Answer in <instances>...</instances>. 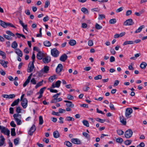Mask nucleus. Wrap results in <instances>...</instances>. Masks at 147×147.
<instances>
[{
    "mask_svg": "<svg viewBox=\"0 0 147 147\" xmlns=\"http://www.w3.org/2000/svg\"><path fill=\"white\" fill-rule=\"evenodd\" d=\"M13 117L17 122L18 125H20L21 123V121L20 119L21 118V115L18 113L15 114L13 115Z\"/></svg>",
    "mask_w": 147,
    "mask_h": 147,
    "instance_id": "f257e3e1",
    "label": "nucleus"
},
{
    "mask_svg": "<svg viewBox=\"0 0 147 147\" xmlns=\"http://www.w3.org/2000/svg\"><path fill=\"white\" fill-rule=\"evenodd\" d=\"M132 111L133 110L131 108H127L126 109L125 112V117L127 118L131 117V116L130 115L132 113Z\"/></svg>",
    "mask_w": 147,
    "mask_h": 147,
    "instance_id": "f03ea898",
    "label": "nucleus"
},
{
    "mask_svg": "<svg viewBox=\"0 0 147 147\" xmlns=\"http://www.w3.org/2000/svg\"><path fill=\"white\" fill-rule=\"evenodd\" d=\"M51 55L54 57H57L59 55V51L56 49H53L51 51Z\"/></svg>",
    "mask_w": 147,
    "mask_h": 147,
    "instance_id": "7ed1b4c3",
    "label": "nucleus"
},
{
    "mask_svg": "<svg viewBox=\"0 0 147 147\" xmlns=\"http://www.w3.org/2000/svg\"><path fill=\"white\" fill-rule=\"evenodd\" d=\"M133 132L130 129L127 130L125 132V138H130L132 136Z\"/></svg>",
    "mask_w": 147,
    "mask_h": 147,
    "instance_id": "20e7f679",
    "label": "nucleus"
},
{
    "mask_svg": "<svg viewBox=\"0 0 147 147\" xmlns=\"http://www.w3.org/2000/svg\"><path fill=\"white\" fill-rule=\"evenodd\" d=\"M134 24L132 19L129 18L126 20L124 23L123 25L125 26H131Z\"/></svg>",
    "mask_w": 147,
    "mask_h": 147,
    "instance_id": "39448f33",
    "label": "nucleus"
},
{
    "mask_svg": "<svg viewBox=\"0 0 147 147\" xmlns=\"http://www.w3.org/2000/svg\"><path fill=\"white\" fill-rule=\"evenodd\" d=\"M34 68V63L30 62L28 66L27 71L28 73H30L33 71Z\"/></svg>",
    "mask_w": 147,
    "mask_h": 147,
    "instance_id": "423d86ee",
    "label": "nucleus"
},
{
    "mask_svg": "<svg viewBox=\"0 0 147 147\" xmlns=\"http://www.w3.org/2000/svg\"><path fill=\"white\" fill-rule=\"evenodd\" d=\"M1 132L7 136H9L10 134V131L4 127H2V128L1 130Z\"/></svg>",
    "mask_w": 147,
    "mask_h": 147,
    "instance_id": "0eeeda50",
    "label": "nucleus"
},
{
    "mask_svg": "<svg viewBox=\"0 0 147 147\" xmlns=\"http://www.w3.org/2000/svg\"><path fill=\"white\" fill-rule=\"evenodd\" d=\"M36 129V127L34 125H33L32 127L30 128L28 132V134L30 136L32 135Z\"/></svg>",
    "mask_w": 147,
    "mask_h": 147,
    "instance_id": "6e6552de",
    "label": "nucleus"
},
{
    "mask_svg": "<svg viewBox=\"0 0 147 147\" xmlns=\"http://www.w3.org/2000/svg\"><path fill=\"white\" fill-rule=\"evenodd\" d=\"M28 100L26 98H24L23 100L22 101L21 105L22 107L24 108H26L27 106Z\"/></svg>",
    "mask_w": 147,
    "mask_h": 147,
    "instance_id": "1a4fd4ad",
    "label": "nucleus"
},
{
    "mask_svg": "<svg viewBox=\"0 0 147 147\" xmlns=\"http://www.w3.org/2000/svg\"><path fill=\"white\" fill-rule=\"evenodd\" d=\"M63 66L61 64H59L56 69V72L57 73H59L61 72L62 70Z\"/></svg>",
    "mask_w": 147,
    "mask_h": 147,
    "instance_id": "9d476101",
    "label": "nucleus"
},
{
    "mask_svg": "<svg viewBox=\"0 0 147 147\" xmlns=\"http://www.w3.org/2000/svg\"><path fill=\"white\" fill-rule=\"evenodd\" d=\"M51 57H50L47 56L42 59V61L45 63H49L51 61Z\"/></svg>",
    "mask_w": 147,
    "mask_h": 147,
    "instance_id": "9b49d317",
    "label": "nucleus"
},
{
    "mask_svg": "<svg viewBox=\"0 0 147 147\" xmlns=\"http://www.w3.org/2000/svg\"><path fill=\"white\" fill-rule=\"evenodd\" d=\"M49 70V67L47 66H45L40 71L41 72L47 73Z\"/></svg>",
    "mask_w": 147,
    "mask_h": 147,
    "instance_id": "f8f14e48",
    "label": "nucleus"
},
{
    "mask_svg": "<svg viewBox=\"0 0 147 147\" xmlns=\"http://www.w3.org/2000/svg\"><path fill=\"white\" fill-rule=\"evenodd\" d=\"M64 102L67 103L66 105L67 107H74V105L71 102L66 100H65Z\"/></svg>",
    "mask_w": 147,
    "mask_h": 147,
    "instance_id": "ddd939ff",
    "label": "nucleus"
},
{
    "mask_svg": "<svg viewBox=\"0 0 147 147\" xmlns=\"http://www.w3.org/2000/svg\"><path fill=\"white\" fill-rule=\"evenodd\" d=\"M67 57L66 54H64L62 55L60 58V60L64 62L67 59Z\"/></svg>",
    "mask_w": 147,
    "mask_h": 147,
    "instance_id": "4468645a",
    "label": "nucleus"
},
{
    "mask_svg": "<svg viewBox=\"0 0 147 147\" xmlns=\"http://www.w3.org/2000/svg\"><path fill=\"white\" fill-rule=\"evenodd\" d=\"M71 142L72 143L76 144H80V141L77 138L71 139Z\"/></svg>",
    "mask_w": 147,
    "mask_h": 147,
    "instance_id": "2eb2a0df",
    "label": "nucleus"
},
{
    "mask_svg": "<svg viewBox=\"0 0 147 147\" xmlns=\"http://www.w3.org/2000/svg\"><path fill=\"white\" fill-rule=\"evenodd\" d=\"M120 122L124 125H125L126 124V119L123 116L120 117Z\"/></svg>",
    "mask_w": 147,
    "mask_h": 147,
    "instance_id": "dca6fc26",
    "label": "nucleus"
},
{
    "mask_svg": "<svg viewBox=\"0 0 147 147\" xmlns=\"http://www.w3.org/2000/svg\"><path fill=\"white\" fill-rule=\"evenodd\" d=\"M7 63L8 62L7 61H5L4 60H0V63L5 68H6L7 67Z\"/></svg>",
    "mask_w": 147,
    "mask_h": 147,
    "instance_id": "f3484780",
    "label": "nucleus"
},
{
    "mask_svg": "<svg viewBox=\"0 0 147 147\" xmlns=\"http://www.w3.org/2000/svg\"><path fill=\"white\" fill-rule=\"evenodd\" d=\"M16 53L19 56L22 57V56L23 54L22 51L19 49H16L15 51Z\"/></svg>",
    "mask_w": 147,
    "mask_h": 147,
    "instance_id": "a211bd4d",
    "label": "nucleus"
},
{
    "mask_svg": "<svg viewBox=\"0 0 147 147\" xmlns=\"http://www.w3.org/2000/svg\"><path fill=\"white\" fill-rule=\"evenodd\" d=\"M0 138L1 139H0V146H1L3 145L5 139L2 135L1 136Z\"/></svg>",
    "mask_w": 147,
    "mask_h": 147,
    "instance_id": "6ab92c4d",
    "label": "nucleus"
},
{
    "mask_svg": "<svg viewBox=\"0 0 147 147\" xmlns=\"http://www.w3.org/2000/svg\"><path fill=\"white\" fill-rule=\"evenodd\" d=\"M20 100L19 98H18V99L15 100L11 105V107H13L15 105H17L18 104Z\"/></svg>",
    "mask_w": 147,
    "mask_h": 147,
    "instance_id": "aec40b11",
    "label": "nucleus"
},
{
    "mask_svg": "<svg viewBox=\"0 0 147 147\" xmlns=\"http://www.w3.org/2000/svg\"><path fill=\"white\" fill-rule=\"evenodd\" d=\"M44 45L47 47H50L51 45V43L48 40H46L44 42Z\"/></svg>",
    "mask_w": 147,
    "mask_h": 147,
    "instance_id": "412c9836",
    "label": "nucleus"
},
{
    "mask_svg": "<svg viewBox=\"0 0 147 147\" xmlns=\"http://www.w3.org/2000/svg\"><path fill=\"white\" fill-rule=\"evenodd\" d=\"M145 26L144 25L141 26L138 28L135 31V33H136L140 32L142 30V29L144 28Z\"/></svg>",
    "mask_w": 147,
    "mask_h": 147,
    "instance_id": "4be33fe9",
    "label": "nucleus"
},
{
    "mask_svg": "<svg viewBox=\"0 0 147 147\" xmlns=\"http://www.w3.org/2000/svg\"><path fill=\"white\" fill-rule=\"evenodd\" d=\"M7 22H5L1 20H0V25L4 28L7 27Z\"/></svg>",
    "mask_w": 147,
    "mask_h": 147,
    "instance_id": "5701e85b",
    "label": "nucleus"
},
{
    "mask_svg": "<svg viewBox=\"0 0 147 147\" xmlns=\"http://www.w3.org/2000/svg\"><path fill=\"white\" fill-rule=\"evenodd\" d=\"M134 44V42L132 41H126L124 42L123 45L124 46L127 45H131Z\"/></svg>",
    "mask_w": 147,
    "mask_h": 147,
    "instance_id": "b1692460",
    "label": "nucleus"
},
{
    "mask_svg": "<svg viewBox=\"0 0 147 147\" xmlns=\"http://www.w3.org/2000/svg\"><path fill=\"white\" fill-rule=\"evenodd\" d=\"M42 53L40 51H39L37 55V57L38 59L41 60L42 59Z\"/></svg>",
    "mask_w": 147,
    "mask_h": 147,
    "instance_id": "393cba45",
    "label": "nucleus"
},
{
    "mask_svg": "<svg viewBox=\"0 0 147 147\" xmlns=\"http://www.w3.org/2000/svg\"><path fill=\"white\" fill-rule=\"evenodd\" d=\"M147 65V64L145 62H143L141 63L140 67L141 69H144L145 68Z\"/></svg>",
    "mask_w": 147,
    "mask_h": 147,
    "instance_id": "a878e982",
    "label": "nucleus"
},
{
    "mask_svg": "<svg viewBox=\"0 0 147 147\" xmlns=\"http://www.w3.org/2000/svg\"><path fill=\"white\" fill-rule=\"evenodd\" d=\"M53 136L54 138H57L59 137V134L58 131H55L53 132Z\"/></svg>",
    "mask_w": 147,
    "mask_h": 147,
    "instance_id": "bb28decb",
    "label": "nucleus"
},
{
    "mask_svg": "<svg viewBox=\"0 0 147 147\" xmlns=\"http://www.w3.org/2000/svg\"><path fill=\"white\" fill-rule=\"evenodd\" d=\"M62 99L61 98H58L56 99H53L51 101V102L52 103H56L57 102H59L60 101H61L62 100Z\"/></svg>",
    "mask_w": 147,
    "mask_h": 147,
    "instance_id": "cd10ccee",
    "label": "nucleus"
},
{
    "mask_svg": "<svg viewBox=\"0 0 147 147\" xmlns=\"http://www.w3.org/2000/svg\"><path fill=\"white\" fill-rule=\"evenodd\" d=\"M74 118L70 116L67 117L65 119V120L67 121H74Z\"/></svg>",
    "mask_w": 147,
    "mask_h": 147,
    "instance_id": "c85d7f7f",
    "label": "nucleus"
},
{
    "mask_svg": "<svg viewBox=\"0 0 147 147\" xmlns=\"http://www.w3.org/2000/svg\"><path fill=\"white\" fill-rule=\"evenodd\" d=\"M56 78L55 75H53L51 76L49 78V81L50 82H52Z\"/></svg>",
    "mask_w": 147,
    "mask_h": 147,
    "instance_id": "c756f323",
    "label": "nucleus"
},
{
    "mask_svg": "<svg viewBox=\"0 0 147 147\" xmlns=\"http://www.w3.org/2000/svg\"><path fill=\"white\" fill-rule=\"evenodd\" d=\"M83 136H84L88 140H90V136L88 133L86 132H83Z\"/></svg>",
    "mask_w": 147,
    "mask_h": 147,
    "instance_id": "7c9ffc66",
    "label": "nucleus"
},
{
    "mask_svg": "<svg viewBox=\"0 0 147 147\" xmlns=\"http://www.w3.org/2000/svg\"><path fill=\"white\" fill-rule=\"evenodd\" d=\"M18 44L16 41H14L11 44V47L14 49L18 47Z\"/></svg>",
    "mask_w": 147,
    "mask_h": 147,
    "instance_id": "2f4dec72",
    "label": "nucleus"
},
{
    "mask_svg": "<svg viewBox=\"0 0 147 147\" xmlns=\"http://www.w3.org/2000/svg\"><path fill=\"white\" fill-rule=\"evenodd\" d=\"M69 43L71 46H73L76 44V42L74 40H70Z\"/></svg>",
    "mask_w": 147,
    "mask_h": 147,
    "instance_id": "473e14b6",
    "label": "nucleus"
},
{
    "mask_svg": "<svg viewBox=\"0 0 147 147\" xmlns=\"http://www.w3.org/2000/svg\"><path fill=\"white\" fill-rule=\"evenodd\" d=\"M132 142V141L131 140H127L124 142V143L126 145H129L131 144Z\"/></svg>",
    "mask_w": 147,
    "mask_h": 147,
    "instance_id": "72a5a7b5",
    "label": "nucleus"
},
{
    "mask_svg": "<svg viewBox=\"0 0 147 147\" xmlns=\"http://www.w3.org/2000/svg\"><path fill=\"white\" fill-rule=\"evenodd\" d=\"M64 144L68 147H70L72 146V144L68 141H66L64 142Z\"/></svg>",
    "mask_w": 147,
    "mask_h": 147,
    "instance_id": "f704fd0d",
    "label": "nucleus"
},
{
    "mask_svg": "<svg viewBox=\"0 0 147 147\" xmlns=\"http://www.w3.org/2000/svg\"><path fill=\"white\" fill-rule=\"evenodd\" d=\"M43 81V80H42V81L38 83L35 86V88H37L39 86H42V85Z\"/></svg>",
    "mask_w": 147,
    "mask_h": 147,
    "instance_id": "c9c22d12",
    "label": "nucleus"
},
{
    "mask_svg": "<svg viewBox=\"0 0 147 147\" xmlns=\"http://www.w3.org/2000/svg\"><path fill=\"white\" fill-rule=\"evenodd\" d=\"M116 22V20L115 18H113L110 19L109 21V23L111 24H115Z\"/></svg>",
    "mask_w": 147,
    "mask_h": 147,
    "instance_id": "e433bc0d",
    "label": "nucleus"
},
{
    "mask_svg": "<svg viewBox=\"0 0 147 147\" xmlns=\"http://www.w3.org/2000/svg\"><path fill=\"white\" fill-rule=\"evenodd\" d=\"M83 125L86 127L89 126V123L88 121L86 120H83Z\"/></svg>",
    "mask_w": 147,
    "mask_h": 147,
    "instance_id": "4c0bfd02",
    "label": "nucleus"
},
{
    "mask_svg": "<svg viewBox=\"0 0 147 147\" xmlns=\"http://www.w3.org/2000/svg\"><path fill=\"white\" fill-rule=\"evenodd\" d=\"M117 133L119 135L121 136L123 134L124 132L120 129H118L117 130Z\"/></svg>",
    "mask_w": 147,
    "mask_h": 147,
    "instance_id": "58836bf2",
    "label": "nucleus"
},
{
    "mask_svg": "<svg viewBox=\"0 0 147 147\" xmlns=\"http://www.w3.org/2000/svg\"><path fill=\"white\" fill-rule=\"evenodd\" d=\"M0 55L3 57V58L5 59L6 58V54L5 53L3 52L0 51Z\"/></svg>",
    "mask_w": 147,
    "mask_h": 147,
    "instance_id": "ea45409f",
    "label": "nucleus"
},
{
    "mask_svg": "<svg viewBox=\"0 0 147 147\" xmlns=\"http://www.w3.org/2000/svg\"><path fill=\"white\" fill-rule=\"evenodd\" d=\"M43 122V120L42 116H40L39 117V124L42 125Z\"/></svg>",
    "mask_w": 147,
    "mask_h": 147,
    "instance_id": "a19ab883",
    "label": "nucleus"
},
{
    "mask_svg": "<svg viewBox=\"0 0 147 147\" xmlns=\"http://www.w3.org/2000/svg\"><path fill=\"white\" fill-rule=\"evenodd\" d=\"M15 129L13 128L11 129V135L12 136H14L16 135V133L15 131Z\"/></svg>",
    "mask_w": 147,
    "mask_h": 147,
    "instance_id": "79ce46f5",
    "label": "nucleus"
},
{
    "mask_svg": "<svg viewBox=\"0 0 147 147\" xmlns=\"http://www.w3.org/2000/svg\"><path fill=\"white\" fill-rule=\"evenodd\" d=\"M61 82L60 80L57 81L55 83V85L56 87L59 88Z\"/></svg>",
    "mask_w": 147,
    "mask_h": 147,
    "instance_id": "37998d69",
    "label": "nucleus"
},
{
    "mask_svg": "<svg viewBox=\"0 0 147 147\" xmlns=\"http://www.w3.org/2000/svg\"><path fill=\"white\" fill-rule=\"evenodd\" d=\"M123 141V139L121 138H119L116 139V142H117L121 143Z\"/></svg>",
    "mask_w": 147,
    "mask_h": 147,
    "instance_id": "c03bdc74",
    "label": "nucleus"
},
{
    "mask_svg": "<svg viewBox=\"0 0 147 147\" xmlns=\"http://www.w3.org/2000/svg\"><path fill=\"white\" fill-rule=\"evenodd\" d=\"M102 78V76L100 75H98L97 76L95 77L94 79L95 80H97L99 79H101Z\"/></svg>",
    "mask_w": 147,
    "mask_h": 147,
    "instance_id": "a18cd8bd",
    "label": "nucleus"
},
{
    "mask_svg": "<svg viewBox=\"0 0 147 147\" xmlns=\"http://www.w3.org/2000/svg\"><path fill=\"white\" fill-rule=\"evenodd\" d=\"M89 85V84L88 83H87L86 86H85V88H83V91H87L89 89V88L88 86Z\"/></svg>",
    "mask_w": 147,
    "mask_h": 147,
    "instance_id": "49530a36",
    "label": "nucleus"
},
{
    "mask_svg": "<svg viewBox=\"0 0 147 147\" xmlns=\"http://www.w3.org/2000/svg\"><path fill=\"white\" fill-rule=\"evenodd\" d=\"M95 27L96 29L98 30L102 28L101 26H100L97 23L96 24Z\"/></svg>",
    "mask_w": 147,
    "mask_h": 147,
    "instance_id": "de8ad7c7",
    "label": "nucleus"
},
{
    "mask_svg": "<svg viewBox=\"0 0 147 147\" xmlns=\"http://www.w3.org/2000/svg\"><path fill=\"white\" fill-rule=\"evenodd\" d=\"M6 32L7 34L11 36H15L14 34L12 33L10 31H6Z\"/></svg>",
    "mask_w": 147,
    "mask_h": 147,
    "instance_id": "09e8293b",
    "label": "nucleus"
},
{
    "mask_svg": "<svg viewBox=\"0 0 147 147\" xmlns=\"http://www.w3.org/2000/svg\"><path fill=\"white\" fill-rule=\"evenodd\" d=\"M96 120L97 121H98L101 123H103L105 121V120L102 119H101L99 118H97L96 119Z\"/></svg>",
    "mask_w": 147,
    "mask_h": 147,
    "instance_id": "8fccbe9b",
    "label": "nucleus"
},
{
    "mask_svg": "<svg viewBox=\"0 0 147 147\" xmlns=\"http://www.w3.org/2000/svg\"><path fill=\"white\" fill-rule=\"evenodd\" d=\"M3 36L4 38H5L7 40H12V38L8 35H7L5 34H3Z\"/></svg>",
    "mask_w": 147,
    "mask_h": 147,
    "instance_id": "3c124183",
    "label": "nucleus"
},
{
    "mask_svg": "<svg viewBox=\"0 0 147 147\" xmlns=\"http://www.w3.org/2000/svg\"><path fill=\"white\" fill-rule=\"evenodd\" d=\"M105 15L103 14H99L98 20H102L104 18H105Z\"/></svg>",
    "mask_w": 147,
    "mask_h": 147,
    "instance_id": "603ef678",
    "label": "nucleus"
},
{
    "mask_svg": "<svg viewBox=\"0 0 147 147\" xmlns=\"http://www.w3.org/2000/svg\"><path fill=\"white\" fill-rule=\"evenodd\" d=\"M145 144L143 142L140 143L139 145L137 146V147H144L145 146Z\"/></svg>",
    "mask_w": 147,
    "mask_h": 147,
    "instance_id": "864d4df0",
    "label": "nucleus"
},
{
    "mask_svg": "<svg viewBox=\"0 0 147 147\" xmlns=\"http://www.w3.org/2000/svg\"><path fill=\"white\" fill-rule=\"evenodd\" d=\"M30 81L27 79L23 84V87H25L30 82Z\"/></svg>",
    "mask_w": 147,
    "mask_h": 147,
    "instance_id": "5fc2aeb1",
    "label": "nucleus"
},
{
    "mask_svg": "<svg viewBox=\"0 0 147 147\" xmlns=\"http://www.w3.org/2000/svg\"><path fill=\"white\" fill-rule=\"evenodd\" d=\"M67 98L69 100H71L74 99V97L70 94H68Z\"/></svg>",
    "mask_w": 147,
    "mask_h": 147,
    "instance_id": "6e6d98bb",
    "label": "nucleus"
},
{
    "mask_svg": "<svg viewBox=\"0 0 147 147\" xmlns=\"http://www.w3.org/2000/svg\"><path fill=\"white\" fill-rule=\"evenodd\" d=\"M49 4L50 3L49 1H47L45 2L44 7L45 8H47L48 7Z\"/></svg>",
    "mask_w": 147,
    "mask_h": 147,
    "instance_id": "4d7b16f0",
    "label": "nucleus"
},
{
    "mask_svg": "<svg viewBox=\"0 0 147 147\" xmlns=\"http://www.w3.org/2000/svg\"><path fill=\"white\" fill-rule=\"evenodd\" d=\"M46 87H44L41 88L39 91L40 94H42L44 90L46 89Z\"/></svg>",
    "mask_w": 147,
    "mask_h": 147,
    "instance_id": "13d9d810",
    "label": "nucleus"
},
{
    "mask_svg": "<svg viewBox=\"0 0 147 147\" xmlns=\"http://www.w3.org/2000/svg\"><path fill=\"white\" fill-rule=\"evenodd\" d=\"M132 13V11L130 10H128L127 11L126 13V16H128L130 15Z\"/></svg>",
    "mask_w": 147,
    "mask_h": 147,
    "instance_id": "bf43d9fd",
    "label": "nucleus"
},
{
    "mask_svg": "<svg viewBox=\"0 0 147 147\" xmlns=\"http://www.w3.org/2000/svg\"><path fill=\"white\" fill-rule=\"evenodd\" d=\"M83 13L85 14H88L89 13L88 10L86 8L83 7Z\"/></svg>",
    "mask_w": 147,
    "mask_h": 147,
    "instance_id": "052dcab7",
    "label": "nucleus"
},
{
    "mask_svg": "<svg viewBox=\"0 0 147 147\" xmlns=\"http://www.w3.org/2000/svg\"><path fill=\"white\" fill-rule=\"evenodd\" d=\"M48 90H50V92H51L57 93L58 92L57 90H56L52 89L50 88H48Z\"/></svg>",
    "mask_w": 147,
    "mask_h": 147,
    "instance_id": "680f3d73",
    "label": "nucleus"
},
{
    "mask_svg": "<svg viewBox=\"0 0 147 147\" xmlns=\"http://www.w3.org/2000/svg\"><path fill=\"white\" fill-rule=\"evenodd\" d=\"M119 81L118 80H116L115 81L114 83L113 84V86H117L119 84Z\"/></svg>",
    "mask_w": 147,
    "mask_h": 147,
    "instance_id": "e2e57ef3",
    "label": "nucleus"
},
{
    "mask_svg": "<svg viewBox=\"0 0 147 147\" xmlns=\"http://www.w3.org/2000/svg\"><path fill=\"white\" fill-rule=\"evenodd\" d=\"M31 83L33 84H36V82L34 78H32L30 81Z\"/></svg>",
    "mask_w": 147,
    "mask_h": 147,
    "instance_id": "0e129e2a",
    "label": "nucleus"
},
{
    "mask_svg": "<svg viewBox=\"0 0 147 147\" xmlns=\"http://www.w3.org/2000/svg\"><path fill=\"white\" fill-rule=\"evenodd\" d=\"M49 20V17L47 16H46L43 19V20L44 22H46L47 21Z\"/></svg>",
    "mask_w": 147,
    "mask_h": 147,
    "instance_id": "69168bd1",
    "label": "nucleus"
},
{
    "mask_svg": "<svg viewBox=\"0 0 147 147\" xmlns=\"http://www.w3.org/2000/svg\"><path fill=\"white\" fill-rule=\"evenodd\" d=\"M88 44L90 46H92L93 45V41L92 40H89L88 42Z\"/></svg>",
    "mask_w": 147,
    "mask_h": 147,
    "instance_id": "338daca9",
    "label": "nucleus"
},
{
    "mask_svg": "<svg viewBox=\"0 0 147 147\" xmlns=\"http://www.w3.org/2000/svg\"><path fill=\"white\" fill-rule=\"evenodd\" d=\"M10 125L11 126L13 127H16V124L13 121H12L10 123Z\"/></svg>",
    "mask_w": 147,
    "mask_h": 147,
    "instance_id": "774afa93",
    "label": "nucleus"
}]
</instances>
